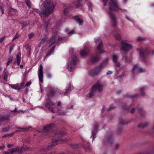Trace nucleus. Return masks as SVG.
<instances>
[{"label": "nucleus", "instance_id": "4468645a", "mask_svg": "<svg viewBox=\"0 0 154 154\" xmlns=\"http://www.w3.org/2000/svg\"><path fill=\"white\" fill-rule=\"evenodd\" d=\"M135 70H137V71L139 72L142 73L146 71V69L141 67H140L139 65L137 64L135 65L134 66L132 69V72L133 73L134 72Z\"/></svg>", "mask_w": 154, "mask_h": 154}, {"label": "nucleus", "instance_id": "e433bc0d", "mask_svg": "<svg viewBox=\"0 0 154 154\" xmlns=\"http://www.w3.org/2000/svg\"><path fill=\"white\" fill-rule=\"evenodd\" d=\"M96 133L94 131H92V134L91 137H92V141H93L94 139L96 138Z\"/></svg>", "mask_w": 154, "mask_h": 154}, {"label": "nucleus", "instance_id": "cd10ccee", "mask_svg": "<svg viewBox=\"0 0 154 154\" xmlns=\"http://www.w3.org/2000/svg\"><path fill=\"white\" fill-rule=\"evenodd\" d=\"M28 150V149L27 148H25L23 147H22L20 150L19 149L17 150V152L19 153H20L23 151H27Z\"/></svg>", "mask_w": 154, "mask_h": 154}, {"label": "nucleus", "instance_id": "393cba45", "mask_svg": "<svg viewBox=\"0 0 154 154\" xmlns=\"http://www.w3.org/2000/svg\"><path fill=\"white\" fill-rule=\"evenodd\" d=\"M47 38V35L45 34V35L44 37L41 39V41L38 45V46L39 47H40L41 46V45L44 43L46 40V39Z\"/></svg>", "mask_w": 154, "mask_h": 154}, {"label": "nucleus", "instance_id": "6e6d98bb", "mask_svg": "<svg viewBox=\"0 0 154 154\" xmlns=\"http://www.w3.org/2000/svg\"><path fill=\"white\" fill-rule=\"evenodd\" d=\"M119 147V144H117L115 146V148H114L115 150H117L118 149Z\"/></svg>", "mask_w": 154, "mask_h": 154}, {"label": "nucleus", "instance_id": "09e8293b", "mask_svg": "<svg viewBox=\"0 0 154 154\" xmlns=\"http://www.w3.org/2000/svg\"><path fill=\"white\" fill-rule=\"evenodd\" d=\"M12 153L10 149L8 150L7 151L5 152V154H12Z\"/></svg>", "mask_w": 154, "mask_h": 154}, {"label": "nucleus", "instance_id": "de8ad7c7", "mask_svg": "<svg viewBox=\"0 0 154 154\" xmlns=\"http://www.w3.org/2000/svg\"><path fill=\"white\" fill-rule=\"evenodd\" d=\"M136 96V95H132V96H128V94H126L125 97H128V98H133L134 97H135Z\"/></svg>", "mask_w": 154, "mask_h": 154}, {"label": "nucleus", "instance_id": "6ab92c4d", "mask_svg": "<svg viewBox=\"0 0 154 154\" xmlns=\"http://www.w3.org/2000/svg\"><path fill=\"white\" fill-rule=\"evenodd\" d=\"M56 38V34H54L50 39L49 47L51 46L55 42Z\"/></svg>", "mask_w": 154, "mask_h": 154}, {"label": "nucleus", "instance_id": "2eb2a0df", "mask_svg": "<svg viewBox=\"0 0 154 154\" xmlns=\"http://www.w3.org/2000/svg\"><path fill=\"white\" fill-rule=\"evenodd\" d=\"M89 51L88 47L86 45H85L84 48L80 51V53L81 56L85 57L88 54Z\"/></svg>", "mask_w": 154, "mask_h": 154}, {"label": "nucleus", "instance_id": "603ef678", "mask_svg": "<svg viewBox=\"0 0 154 154\" xmlns=\"http://www.w3.org/2000/svg\"><path fill=\"white\" fill-rule=\"evenodd\" d=\"M34 11L37 13H40V12L39 10L38 9H35Z\"/></svg>", "mask_w": 154, "mask_h": 154}, {"label": "nucleus", "instance_id": "774afa93", "mask_svg": "<svg viewBox=\"0 0 154 154\" xmlns=\"http://www.w3.org/2000/svg\"><path fill=\"white\" fill-rule=\"evenodd\" d=\"M74 33V31L73 30H71V31L68 32V33L69 34H73Z\"/></svg>", "mask_w": 154, "mask_h": 154}, {"label": "nucleus", "instance_id": "9d476101", "mask_svg": "<svg viewBox=\"0 0 154 154\" xmlns=\"http://www.w3.org/2000/svg\"><path fill=\"white\" fill-rule=\"evenodd\" d=\"M137 50L140 52V56L141 58L143 60L146 58L149 54V51L147 50H142L141 48H138Z\"/></svg>", "mask_w": 154, "mask_h": 154}, {"label": "nucleus", "instance_id": "052dcab7", "mask_svg": "<svg viewBox=\"0 0 154 154\" xmlns=\"http://www.w3.org/2000/svg\"><path fill=\"white\" fill-rule=\"evenodd\" d=\"M0 10L2 12V14H3L4 13V10L2 7L0 5Z\"/></svg>", "mask_w": 154, "mask_h": 154}, {"label": "nucleus", "instance_id": "680f3d73", "mask_svg": "<svg viewBox=\"0 0 154 154\" xmlns=\"http://www.w3.org/2000/svg\"><path fill=\"white\" fill-rule=\"evenodd\" d=\"M103 2V5H106V3L107 2V1H108V0H102Z\"/></svg>", "mask_w": 154, "mask_h": 154}, {"label": "nucleus", "instance_id": "bf43d9fd", "mask_svg": "<svg viewBox=\"0 0 154 154\" xmlns=\"http://www.w3.org/2000/svg\"><path fill=\"white\" fill-rule=\"evenodd\" d=\"M112 72L110 71V70H109L106 73V74L107 75H110L111 74H112Z\"/></svg>", "mask_w": 154, "mask_h": 154}, {"label": "nucleus", "instance_id": "5fc2aeb1", "mask_svg": "<svg viewBox=\"0 0 154 154\" xmlns=\"http://www.w3.org/2000/svg\"><path fill=\"white\" fill-rule=\"evenodd\" d=\"M5 38V37H2L0 38V43H2Z\"/></svg>", "mask_w": 154, "mask_h": 154}, {"label": "nucleus", "instance_id": "4c0bfd02", "mask_svg": "<svg viewBox=\"0 0 154 154\" xmlns=\"http://www.w3.org/2000/svg\"><path fill=\"white\" fill-rule=\"evenodd\" d=\"M84 147L85 150L86 151H88L90 150L91 148L89 146V144L88 143V144L85 147V146H84Z\"/></svg>", "mask_w": 154, "mask_h": 154}, {"label": "nucleus", "instance_id": "a18cd8bd", "mask_svg": "<svg viewBox=\"0 0 154 154\" xmlns=\"http://www.w3.org/2000/svg\"><path fill=\"white\" fill-rule=\"evenodd\" d=\"M98 126V123H96L94 125V128H95L94 130V131H97Z\"/></svg>", "mask_w": 154, "mask_h": 154}, {"label": "nucleus", "instance_id": "9b49d317", "mask_svg": "<svg viewBox=\"0 0 154 154\" xmlns=\"http://www.w3.org/2000/svg\"><path fill=\"white\" fill-rule=\"evenodd\" d=\"M55 105V103L52 101H49V102L47 103L45 105V106L48 109L53 113H54L56 112L55 111L57 108L55 107L54 108L51 107V106H53Z\"/></svg>", "mask_w": 154, "mask_h": 154}, {"label": "nucleus", "instance_id": "bb28decb", "mask_svg": "<svg viewBox=\"0 0 154 154\" xmlns=\"http://www.w3.org/2000/svg\"><path fill=\"white\" fill-rule=\"evenodd\" d=\"M69 11V9L68 8H65L63 11V15L65 16H67L68 14Z\"/></svg>", "mask_w": 154, "mask_h": 154}, {"label": "nucleus", "instance_id": "f257e3e1", "mask_svg": "<svg viewBox=\"0 0 154 154\" xmlns=\"http://www.w3.org/2000/svg\"><path fill=\"white\" fill-rule=\"evenodd\" d=\"M41 6L40 9L43 16L47 17L53 12L55 5L53 0H45Z\"/></svg>", "mask_w": 154, "mask_h": 154}, {"label": "nucleus", "instance_id": "aec40b11", "mask_svg": "<svg viewBox=\"0 0 154 154\" xmlns=\"http://www.w3.org/2000/svg\"><path fill=\"white\" fill-rule=\"evenodd\" d=\"M54 125L55 124H50L47 125L44 127V129L45 131L48 132L51 130V128L54 126Z\"/></svg>", "mask_w": 154, "mask_h": 154}, {"label": "nucleus", "instance_id": "8fccbe9b", "mask_svg": "<svg viewBox=\"0 0 154 154\" xmlns=\"http://www.w3.org/2000/svg\"><path fill=\"white\" fill-rule=\"evenodd\" d=\"M65 38L64 37H59L58 38V40L59 41H62V40H64Z\"/></svg>", "mask_w": 154, "mask_h": 154}, {"label": "nucleus", "instance_id": "7c9ffc66", "mask_svg": "<svg viewBox=\"0 0 154 154\" xmlns=\"http://www.w3.org/2000/svg\"><path fill=\"white\" fill-rule=\"evenodd\" d=\"M19 149V147H16L15 148H13L10 149L12 153L13 152H14L16 151H17V150H18Z\"/></svg>", "mask_w": 154, "mask_h": 154}, {"label": "nucleus", "instance_id": "f03ea898", "mask_svg": "<svg viewBox=\"0 0 154 154\" xmlns=\"http://www.w3.org/2000/svg\"><path fill=\"white\" fill-rule=\"evenodd\" d=\"M103 89V85L100 81L97 82L92 86V89L89 94L90 98L96 94L97 93L101 92Z\"/></svg>", "mask_w": 154, "mask_h": 154}, {"label": "nucleus", "instance_id": "4d7b16f0", "mask_svg": "<svg viewBox=\"0 0 154 154\" xmlns=\"http://www.w3.org/2000/svg\"><path fill=\"white\" fill-rule=\"evenodd\" d=\"M143 38L141 37H138L137 38V40L138 41H140L143 40Z\"/></svg>", "mask_w": 154, "mask_h": 154}, {"label": "nucleus", "instance_id": "a211bd4d", "mask_svg": "<svg viewBox=\"0 0 154 154\" xmlns=\"http://www.w3.org/2000/svg\"><path fill=\"white\" fill-rule=\"evenodd\" d=\"M99 59V55L98 54H95L91 57V62L92 63H94L97 61Z\"/></svg>", "mask_w": 154, "mask_h": 154}, {"label": "nucleus", "instance_id": "0e129e2a", "mask_svg": "<svg viewBox=\"0 0 154 154\" xmlns=\"http://www.w3.org/2000/svg\"><path fill=\"white\" fill-rule=\"evenodd\" d=\"M31 84V83L30 82H27L26 84V86H29Z\"/></svg>", "mask_w": 154, "mask_h": 154}, {"label": "nucleus", "instance_id": "864d4df0", "mask_svg": "<svg viewBox=\"0 0 154 154\" xmlns=\"http://www.w3.org/2000/svg\"><path fill=\"white\" fill-rule=\"evenodd\" d=\"M70 92V91H69L68 89H66L64 93V94L65 95H67Z\"/></svg>", "mask_w": 154, "mask_h": 154}, {"label": "nucleus", "instance_id": "412c9836", "mask_svg": "<svg viewBox=\"0 0 154 154\" xmlns=\"http://www.w3.org/2000/svg\"><path fill=\"white\" fill-rule=\"evenodd\" d=\"M21 54L20 52L17 54L15 62H17L18 66L19 65L21 60Z\"/></svg>", "mask_w": 154, "mask_h": 154}, {"label": "nucleus", "instance_id": "423d86ee", "mask_svg": "<svg viewBox=\"0 0 154 154\" xmlns=\"http://www.w3.org/2000/svg\"><path fill=\"white\" fill-rule=\"evenodd\" d=\"M112 11L109 10L108 12L109 17L110 23L112 26L115 27L117 25V20L116 16L112 13Z\"/></svg>", "mask_w": 154, "mask_h": 154}, {"label": "nucleus", "instance_id": "c85d7f7f", "mask_svg": "<svg viewBox=\"0 0 154 154\" xmlns=\"http://www.w3.org/2000/svg\"><path fill=\"white\" fill-rule=\"evenodd\" d=\"M81 1V0H77L76 2L77 3L76 4H75L74 5V7L76 8H78L79 7H81L82 6V5L79 3Z\"/></svg>", "mask_w": 154, "mask_h": 154}, {"label": "nucleus", "instance_id": "e2e57ef3", "mask_svg": "<svg viewBox=\"0 0 154 154\" xmlns=\"http://www.w3.org/2000/svg\"><path fill=\"white\" fill-rule=\"evenodd\" d=\"M115 63H116V66H117L118 67H120V64L119 63V62H117V61L116 62H115Z\"/></svg>", "mask_w": 154, "mask_h": 154}, {"label": "nucleus", "instance_id": "b1692460", "mask_svg": "<svg viewBox=\"0 0 154 154\" xmlns=\"http://www.w3.org/2000/svg\"><path fill=\"white\" fill-rule=\"evenodd\" d=\"M74 18L78 22L79 25H82V24L83 20L80 19L78 16H76L74 17Z\"/></svg>", "mask_w": 154, "mask_h": 154}, {"label": "nucleus", "instance_id": "6e6552de", "mask_svg": "<svg viewBox=\"0 0 154 154\" xmlns=\"http://www.w3.org/2000/svg\"><path fill=\"white\" fill-rule=\"evenodd\" d=\"M63 141V140L60 139L58 140H55L53 141L51 144H48L47 145L45 148L42 149L45 151H48L51 149L53 146H54L56 145L59 143H61Z\"/></svg>", "mask_w": 154, "mask_h": 154}, {"label": "nucleus", "instance_id": "ea45409f", "mask_svg": "<svg viewBox=\"0 0 154 154\" xmlns=\"http://www.w3.org/2000/svg\"><path fill=\"white\" fill-rule=\"evenodd\" d=\"M117 58H118V57H117V56L116 55H114L113 56V57L112 58V60L115 63L117 61Z\"/></svg>", "mask_w": 154, "mask_h": 154}, {"label": "nucleus", "instance_id": "f704fd0d", "mask_svg": "<svg viewBox=\"0 0 154 154\" xmlns=\"http://www.w3.org/2000/svg\"><path fill=\"white\" fill-rule=\"evenodd\" d=\"M87 5L89 8V10L92 11V4L90 2H89L87 3Z\"/></svg>", "mask_w": 154, "mask_h": 154}, {"label": "nucleus", "instance_id": "c756f323", "mask_svg": "<svg viewBox=\"0 0 154 154\" xmlns=\"http://www.w3.org/2000/svg\"><path fill=\"white\" fill-rule=\"evenodd\" d=\"M11 126H8L2 129V131L3 132L8 131L10 130Z\"/></svg>", "mask_w": 154, "mask_h": 154}, {"label": "nucleus", "instance_id": "f3484780", "mask_svg": "<svg viewBox=\"0 0 154 154\" xmlns=\"http://www.w3.org/2000/svg\"><path fill=\"white\" fill-rule=\"evenodd\" d=\"M11 114H5L4 115H2L0 119V122H2L5 120H8L11 116Z\"/></svg>", "mask_w": 154, "mask_h": 154}, {"label": "nucleus", "instance_id": "79ce46f5", "mask_svg": "<svg viewBox=\"0 0 154 154\" xmlns=\"http://www.w3.org/2000/svg\"><path fill=\"white\" fill-rule=\"evenodd\" d=\"M144 87H142L140 89V91H141V95H144V93L143 92V91L145 89Z\"/></svg>", "mask_w": 154, "mask_h": 154}, {"label": "nucleus", "instance_id": "0eeeda50", "mask_svg": "<svg viewBox=\"0 0 154 154\" xmlns=\"http://www.w3.org/2000/svg\"><path fill=\"white\" fill-rule=\"evenodd\" d=\"M121 45H122L121 52L123 54H125L127 51H130L132 47L131 45L128 44L124 42H122Z\"/></svg>", "mask_w": 154, "mask_h": 154}, {"label": "nucleus", "instance_id": "c9c22d12", "mask_svg": "<svg viewBox=\"0 0 154 154\" xmlns=\"http://www.w3.org/2000/svg\"><path fill=\"white\" fill-rule=\"evenodd\" d=\"M8 76V73H6L4 74V79L6 82H7V79Z\"/></svg>", "mask_w": 154, "mask_h": 154}, {"label": "nucleus", "instance_id": "58836bf2", "mask_svg": "<svg viewBox=\"0 0 154 154\" xmlns=\"http://www.w3.org/2000/svg\"><path fill=\"white\" fill-rule=\"evenodd\" d=\"M14 134V132L12 133L11 134H5L4 136L2 137H5L7 136H11Z\"/></svg>", "mask_w": 154, "mask_h": 154}, {"label": "nucleus", "instance_id": "f8f14e48", "mask_svg": "<svg viewBox=\"0 0 154 154\" xmlns=\"http://www.w3.org/2000/svg\"><path fill=\"white\" fill-rule=\"evenodd\" d=\"M38 74L39 81L41 83H43V66L42 64H40L38 68Z\"/></svg>", "mask_w": 154, "mask_h": 154}, {"label": "nucleus", "instance_id": "c03bdc74", "mask_svg": "<svg viewBox=\"0 0 154 154\" xmlns=\"http://www.w3.org/2000/svg\"><path fill=\"white\" fill-rule=\"evenodd\" d=\"M28 36L29 38V39H31L32 38V37H33V36H34V33H31L29 34Z\"/></svg>", "mask_w": 154, "mask_h": 154}, {"label": "nucleus", "instance_id": "2f4dec72", "mask_svg": "<svg viewBox=\"0 0 154 154\" xmlns=\"http://www.w3.org/2000/svg\"><path fill=\"white\" fill-rule=\"evenodd\" d=\"M15 45L14 44H12L9 47V54H11L12 51Z\"/></svg>", "mask_w": 154, "mask_h": 154}, {"label": "nucleus", "instance_id": "39448f33", "mask_svg": "<svg viewBox=\"0 0 154 154\" xmlns=\"http://www.w3.org/2000/svg\"><path fill=\"white\" fill-rule=\"evenodd\" d=\"M119 10L122 12H126L125 9L120 8L118 7L116 0H110L109 2V10L119 11Z\"/></svg>", "mask_w": 154, "mask_h": 154}, {"label": "nucleus", "instance_id": "7ed1b4c3", "mask_svg": "<svg viewBox=\"0 0 154 154\" xmlns=\"http://www.w3.org/2000/svg\"><path fill=\"white\" fill-rule=\"evenodd\" d=\"M73 48H71L69 49V52L72 54L71 57L69 59V61L67 63V69L69 71H72L75 67V64L77 61V58L76 57L75 54L72 53Z\"/></svg>", "mask_w": 154, "mask_h": 154}, {"label": "nucleus", "instance_id": "72a5a7b5", "mask_svg": "<svg viewBox=\"0 0 154 154\" xmlns=\"http://www.w3.org/2000/svg\"><path fill=\"white\" fill-rule=\"evenodd\" d=\"M148 124L147 123L141 124L138 125V127L140 128H144L147 126Z\"/></svg>", "mask_w": 154, "mask_h": 154}, {"label": "nucleus", "instance_id": "3c124183", "mask_svg": "<svg viewBox=\"0 0 154 154\" xmlns=\"http://www.w3.org/2000/svg\"><path fill=\"white\" fill-rule=\"evenodd\" d=\"M65 112L63 111L62 112H59L58 113V114L60 115H64L65 114Z\"/></svg>", "mask_w": 154, "mask_h": 154}, {"label": "nucleus", "instance_id": "473e14b6", "mask_svg": "<svg viewBox=\"0 0 154 154\" xmlns=\"http://www.w3.org/2000/svg\"><path fill=\"white\" fill-rule=\"evenodd\" d=\"M13 59V57L12 56H10V58L7 61V64H6L7 66H8L9 64L10 63H11V62L12 61Z\"/></svg>", "mask_w": 154, "mask_h": 154}, {"label": "nucleus", "instance_id": "338daca9", "mask_svg": "<svg viewBox=\"0 0 154 154\" xmlns=\"http://www.w3.org/2000/svg\"><path fill=\"white\" fill-rule=\"evenodd\" d=\"M17 112L19 113H22L24 112V111L23 110H20L17 111Z\"/></svg>", "mask_w": 154, "mask_h": 154}, {"label": "nucleus", "instance_id": "a19ab883", "mask_svg": "<svg viewBox=\"0 0 154 154\" xmlns=\"http://www.w3.org/2000/svg\"><path fill=\"white\" fill-rule=\"evenodd\" d=\"M119 124L121 125H125L126 122L123 120H120L119 121Z\"/></svg>", "mask_w": 154, "mask_h": 154}, {"label": "nucleus", "instance_id": "69168bd1", "mask_svg": "<svg viewBox=\"0 0 154 154\" xmlns=\"http://www.w3.org/2000/svg\"><path fill=\"white\" fill-rule=\"evenodd\" d=\"M19 37V35L17 34H16L15 35L14 37V39H16L17 38Z\"/></svg>", "mask_w": 154, "mask_h": 154}, {"label": "nucleus", "instance_id": "1a4fd4ad", "mask_svg": "<svg viewBox=\"0 0 154 154\" xmlns=\"http://www.w3.org/2000/svg\"><path fill=\"white\" fill-rule=\"evenodd\" d=\"M94 41L96 44H98L97 47V49L100 53L103 52V43L102 40L100 39L99 37H97L94 39Z\"/></svg>", "mask_w": 154, "mask_h": 154}, {"label": "nucleus", "instance_id": "dca6fc26", "mask_svg": "<svg viewBox=\"0 0 154 154\" xmlns=\"http://www.w3.org/2000/svg\"><path fill=\"white\" fill-rule=\"evenodd\" d=\"M9 85L12 88L19 91L21 89L22 87L23 86L24 83L22 82L20 85L17 84H9Z\"/></svg>", "mask_w": 154, "mask_h": 154}, {"label": "nucleus", "instance_id": "49530a36", "mask_svg": "<svg viewBox=\"0 0 154 154\" xmlns=\"http://www.w3.org/2000/svg\"><path fill=\"white\" fill-rule=\"evenodd\" d=\"M114 106H113V105L112 104H111L109 108H108V111H110L111 109H113L114 108Z\"/></svg>", "mask_w": 154, "mask_h": 154}, {"label": "nucleus", "instance_id": "5701e85b", "mask_svg": "<svg viewBox=\"0 0 154 154\" xmlns=\"http://www.w3.org/2000/svg\"><path fill=\"white\" fill-rule=\"evenodd\" d=\"M112 34L117 39L119 40L121 39L120 35L118 34L116 31H113L112 33Z\"/></svg>", "mask_w": 154, "mask_h": 154}, {"label": "nucleus", "instance_id": "20e7f679", "mask_svg": "<svg viewBox=\"0 0 154 154\" xmlns=\"http://www.w3.org/2000/svg\"><path fill=\"white\" fill-rule=\"evenodd\" d=\"M108 61V59H106L103 61L98 67L93 69H91L89 72V73L90 75L94 76L97 75L100 72L101 70L102 67L104 65L107 64Z\"/></svg>", "mask_w": 154, "mask_h": 154}, {"label": "nucleus", "instance_id": "13d9d810", "mask_svg": "<svg viewBox=\"0 0 154 154\" xmlns=\"http://www.w3.org/2000/svg\"><path fill=\"white\" fill-rule=\"evenodd\" d=\"M14 145L13 144H8L7 145V147L8 148H10L13 146Z\"/></svg>", "mask_w": 154, "mask_h": 154}, {"label": "nucleus", "instance_id": "a878e982", "mask_svg": "<svg viewBox=\"0 0 154 154\" xmlns=\"http://www.w3.org/2000/svg\"><path fill=\"white\" fill-rule=\"evenodd\" d=\"M55 47H53L51 48L50 51L49 52L48 54H47L46 56H45V58H47L48 57H49L51 54L53 53L54 51Z\"/></svg>", "mask_w": 154, "mask_h": 154}, {"label": "nucleus", "instance_id": "ddd939ff", "mask_svg": "<svg viewBox=\"0 0 154 154\" xmlns=\"http://www.w3.org/2000/svg\"><path fill=\"white\" fill-rule=\"evenodd\" d=\"M60 94L59 91L57 90L54 89H51L48 94L49 98L52 97L54 96H57Z\"/></svg>", "mask_w": 154, "mask_h": 154}, {"label": "nucleus", "instance_id": "37998d69", "mask_svg": "<svg viewBox=\"0 0 154 154\" xmlns=\"http://www.w3.org/2000/svg\"><path fill=\"white\" fill-rule=\"evenodd\" d=\"M16 128H17V129H21L23 131H27L28 130V128H20V127H16Z\"/></svg>", "mask_w": 154, "mask_h": 154}, {"label": "nucleus", "instance_id": "4be33fe9", "mask_svg": "<svg viewBox=\"0 0 154 154\" xmlns=\"http://www.w3.org/2000/svg\"><path fill=\"white\" fill-rule=\"evenodd\" d=\"M112 135L110 134L109 135L106 139V143L109 144L112 143Z\"/></svg>", "mask_w": 154, "mask_h": 154}]
</instances>
